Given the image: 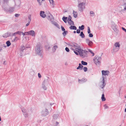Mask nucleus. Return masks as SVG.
I'll list each match as a JSON object with an SVG mask.
<instances>
[{"instance_id": "obj_1", "label": "nucleus", "mask_w": 126, "mask_h": 126, "mask_svg": "<svg viewBox=\"0 0 126 126\" xmlns=\"http://www.w3.org/2000/svg\"><path fill=\"white\" fill-rule=\"evenodd\" d=\"M70 45L75 48L76 51L79 53V55L81 57L85 58L88 57V51L85 50L81 49L80 46L77 44L75 43H73L71 44Z\"/></svg>"}, {"instance_id": "obj_2", "label": "nucleus", "mask_w": 126, "mask_h": 126, "mask_svg": "<svg viewBox=\"0 0 126 126\" xmlns=\"http://www.w3.org/2000/svg\"><path fill=\"white\" fill-rule=\"evenodd\" d=\"M102 75L103 76L102 78L101 79H100L101 81L100 82V83L101 84L100 86V87L101 88L103 89L105 86L106 83L105 82V78L103 76H108L110 72L108 70H102Z\"/></svg>"}, {"instance_id": "obj_3", "label": "nucleus", "mask_w": 126, "mask_h": 126, "mask_svg": "<svg viewBox=\"0 0 126 126\" xmlns=\"http://www.w3.org/2000/svg\"><path fill=\"white\" fill-rule=\"evenodd\" d=\"M77 2L79 10L82 12L85 8L86 0H77Z\"/></svg>"}, {"instance_id": "obj_4", "label": "nucleus", "mask_w": 126, "mask_h": 126, "mask_svg": "<svg viewBox=\"0 0 126 126\" xmlns=\"http://www.w3.org/2000/svg\"><path fill=\"white\" fill-rule=\"evenodd\" d=\"M35 50L36 53L39 55L41 58L43 57L42 54V51L41 45L39 44H38L37 46L35 47Z\"/></svg>"}, {"instance_id": "obj_5", "label": "nucleus", "mask_w": 126, "mask_h": 126, "mask_svg": "<svg viewBox=\"0 0 126 126\" xmlns=\"http://www.w3.org/2000/svg\"><path fill=\"white\" fill-rule=\"evenodd\" d=\"M94 63L97 66L100 65L101 63V58L100 56L96 55L93 59Z\"/></svg>"}, {"instance_id": "obj_6", "label": "nucleus", "mask_w": 126, "mask_h": 126, "mask_svg": "<svg viewBox=\"0 0 126 126\" xmlns=\"http://www.w3.org/2000/svg\"><path fill=\"white\" fill-rule=\"evenodd\" d=\"M49 111L47 109H43L41 112V115L42 116H46L48 114Z\"/></svg>"}, {"instance_id": "obj_7", "label": "nucleus", "mask_w": 126, "mask_h": 126, "mask_svg": "<svg viewBox=\"0 0 126 126\" xmlns=\"http://www.w3.org/2000/svg\"><path fill=\"white\" fill-rule=\"evenodd\" d=\"M25 49V47L23 46H22L21 47L19 48V50L18 53V54L20 56H22L23 54L24 50Z\"/></svg>"}, {"instance_id": "obj_8", "label": "nucleus", "mask_w": 126, "mask_h": 126, "mask_svg": "<svg viewBox=\"0 0 126 126\" xmlns=\"http://www.w3.org/2000/svg\"><path fill=\"white\" fill-rule=\"evenodd\" d=\"M111 27L112 29L116 33L118 32V31L117 29L116 26L114 22H111Z\"/></svg>"}, {"instance_id": "obj_9", "label": "nucleus", "mask_w": 126, "mask_h": 126, "mask_svg": "<svg viewBox=\"0 0 126 126\" xmlns=\"http://www.w3.org/2000/svg\"><path fill=\"white\" fill-rule=\"evenodd\" d=\"M14 9L15 8L14 7H10L6 9L5 10L6 12L11 13L14 11Z\"/></svg>"}, {"instance_id": "obj_10", "label": "nucleus", "mask_w": 126, "mask_h": 126, "mask_svg": "<svg viewBox=\"0 0 126 126\" xmlns=\"http://www.w3.org/2000/svg\"><path fill=\"white\" fill-rule=\"evenodd\" d=\"M22 111L24 117H28L29 114L26 109L24 108L22 109Z\"/></svg>"}, {"instance_id": "obj_11", "label": "nucleus", "mask_w": 126, "mask_h": 126, "mask_svg": "<svg viewBox=\"0 0 126 126\" xmlns=\"http://www.w3.org/2000/svg\"><path fill=\"white\" fill-rule=\"evenodd\" d=\"M86 42L88 45L90 47H91L93 44L92 42L88 39H86Z\"/></svg>"}, {"instance_id": "obj_12", "label": "nucleus", "mask_w": 126, "mask_h": 126, "mask_svg": "<svg viewBox=\"0 0 126 126\" xmlns=\"http://www.w3.org/2000/svg\"><path fill=\"white\" fill-rule=\"evenodd\" d=\"M47 80H48L47 79L45 80L42 83V87L45 90H46L47 89V87L45 86V85L46 84Z\"/></svg>"}, {"instance_id": "obj_13", "label": "nucleus", "mask_w": 126, "mask_h": 126, "mask_svg": "<svg viewBox=\"0 0 126 126\" xmlns=\"http://www.w3.org/2000/svg\"><path fill=\"white\" fill-rule=\"evenodd\" d=\"M28 35H30L33 37L35 36V33L33 30H31L28 32Z\"/></svg>"}, {"instance_id": "obj_14", "label": "nucleus", "mask_w": 126, "mask_h": 126, "mask_svg": "<svg viewBox=\"0 0 126 126\" xmlns=\"http://www.w3.org/2000/svg\"><path fill=\"white\" fill-rule=\"evenodd\" d=\"M57 44V43H56L55 44H54L52 47V50L53 52H55L56 51V49L58 47V46L56 45Z\"/></svg>"}, {"instance_id": "obj_15", "label": "nucleus", "mask_w": 126, "mask_h": 126, "mask_svg": "<svg viewBox=\"0 0 126 126\" xmlns=\"http://www.w3.org/2000/svg\"><path fill=\"white\" fill-rule=\"evenodd\" d=\"M48 19L49 20H51V21H53L52 20L53 19V17L52 15H51L49 14L48 15Z\"/></svg>"}, {"instance_id": "obj_16", "label": "nucleus", "mask_w": 126, "mask_h": 126, "mask_svg": "<svg viewBox=\"0 0 126 126\" xmlns=\"http://www.w3.org/2000/svg\"><path fill=\"white\" fill-rule=\"evenodd\" d=\"M45 12L43 11H41L40 13V16L43 18H45L46 16V15L44 14Z\"/></svg>"}, {"instance_id": "obj_17", "label": "nucleus", "mask_w": 126, "mask_h": 126, "mask_svg": "<svg viewBox=\"0 0 126 126\" xmlns=\"http://www.w3.org/2000/svg\"><path fill=\"white\" fill-rule=\"evenodd\" d=\"M87 80L86 79L83 78L81 79H79L78 81L79 83H81L85 82L87 81Z\"/></svg>"}, {"instance_id": "obj_18", "label": "nucleus", "mask_w": 126, "mask_h": 126, "mask_svg": "<svg viewBox=\"0 0 126 126\" xmlns=\"http://www.w3.org/2000/svg\"><path fill=\"white\" fill-rule=\"evenodd\" d=\"M120 44L119 42H116L115 43L114 46L113 47L120 48Z\"/></svg>"}, {"instance_id": "obj_19", "label": "nucleus", "mask_w": 126, "mask_h": 126, "mask_svg": "<svg viewBox=\"0 0 126 126\" xmlns=\"http://www.w3.org/2000/svg\"><path fill=\"white\" fill-rule=\"evenodd\" d=\"M83 66L80 63H79V66L77 68V69H79L80 70H82L83 68Z\"/></svg>"}, {"instance_id": "obj_20", "label": "nucleus", "mask_w": 126, "mask_h": 126, "mask_svg": "<svg viewBox=\"0 0 126 126\" xmlns=\"http://www.w3.org/2000/svg\"><path fill=\"white\" fill-rule=\"evenodd\" d=\"M119 48L113 47V51L114 52H116L119 50Z\"/></svg>"}, {"instance_id": "obj_21", "label": "nucleus", "mask_w": 126, "mask_h": 126, "mask_svg": "<svg viewBox=\"0 0 126 126\" xmlns=\"http://www.w3.org/2000/svg\"><path fill=\"white\" fill-rule=\"evenodd\" d=\"M73 14L74 16V17L76 18L77 17L78 13L74 11H73Z\"/></svg>"}, {"instance_id": "obj_22", "label": "nucleus", "mask_w": 126, "mask_h": 126, "mask_svg": "<svg viewBox=\"0 0 126 126\" xmlns=\"http://www.w3.org/2000/svg\"><path fill=\"white\" fill-rule=\"evenodd\" d=\"M10 36V34L8 33H7L3 35V37L4 38H7Z\"/></svg>"}, {"instance_id": "obj_23", "label": "nucleus", "mask_w": 126, "mask_h": 126, "mask_svg": "<svg viewBox=\"0 0 126 126\" xmlns=\"http://www.w3.org/2000/svg\"><path fill=\"white\" fill-rule=\"evenodd\" d=\"M51 5L54 7L55 5V4L54 3V1L53 0H49Z\"/></svg>"}, {"instance_id": "obj_24", "label": "nucleus", "mask_w": 126, "mask_h": 126, "mask_svg": "<svg viewBox=\"0 0 126 126\" xmlns=\"http://www.w3.org/2000/svg\"><path fill=\"white\" fill-rule=\"evenodd\" d=\"M68 24L70 25H74L73 21H72V20L68 21Z\"/></svg>"}, {"instance_id": "obj_25", "label": "nucleus", "mask_w": 126, "mask_h": 126, "mask_svg": "<svg viewBox=\"0 0 126 126\" xmlns=\"http://www.w3.org/2000/svg\"><path fill=\"white\" fill-rule=\"evenodd\" d=\"M69 28L71 30H77V27L74 26H71L69 27Z\"/></svg>"}, {"instance_id": "obj_26", "label": "nucleus", "mask_w": 126, "mask_h": 126, "mask_svg": "<svg viewBox=\"0 0 126 126\" xmlns=\"http://www.w3.org/2000/svg\"><path fill=\"white\" fill-rule=\"evenodd\" d=\"M58 115L57 114H54L53 116V119L54 120H56L58 117Z\"/></svg>"}, {"instance_id": "obj_27", "label": "nucleus", "mask_w": 126, "mask_h": 126, "mask_svg": "<svg viewBox=\"0 0 126 126\" xmlns=\"http://www.w3.org/2000/svg\"><path fill=\"white\" fill-rule=\"evenodd\" d=\"M101 98L102 101H104L106 100V99L104 95V94H102Z\"/></svg>"}, {"instance_id": "obj_28", "label": "nucleus", "mask_w": 126, "mask_h": 126, "mask_svg": "<svg viewBox=\"0 0 126 126\" xmlns=\"http://www.w3.org/2000/svg\"><path fill=\"white\" fill-rule=\"evenodd\" d=\"M90 16H95V14L92 11H91L90 12Z\"/></svg>"}, {"instance_id": "obj_29", "label": "nucleus", "mask_w": 126, "mask_h": 126, "mask_svg": "<svg viewBox=\"0 0 126 126\" xmlns=\"http://www.w3.org/2000/svg\"><path fill=\"white\" fill-rule=\"evenodd\" d=\"M51 23L54 25L56 27H58L59 25L57 23L55 22H53V21H51Z\"/></svg>"}, {"instance_id": "obj_30", "label": "nucleus", "mask_w": 126, "mask_h": 126, "mask_svg": "<svg viewBox=\"0 0 126 126\" xmlns=\"http://www.w3.org/2000/svg\"><path fill=\"white\" fill-rule=\"evenodd\" d=\"M80 36L82 38H84L85 37V36L82 32H81L80 34Z\"/></svg>"}, {"instance_id": "obj_31", "label": "nucleus", "mask_w": 126, "mask_h": 126, "mask_svg": "<svg viewBox=\"0 0 126 126\" xmlns=\"http://www.w3.org/2000/svg\"><path fill=\"white\" fill-rule=\"evenodd\" d=\"M67 18V17L65 16H63L62 18V19L63 21L65 23L67 22L66 20Z\"/></svg>"}, {"instance_id": "obj_32", "label": "nucleus", "mask_w": 126, "mask_h": 126, "mask_svg": "<svg viewBox=\"0 0 126 126\" xmlns=\"http://www.w3.org/2000/svg\"><path fill=\"white\" fill-rule=\"evenodd\" d=\"M6 43L7 47H9L11 45V43L9 41H7Z\"/></svg>"}, {"instance_id": "obj_33", "label": "nucleus", "mask_w": 126, "mask_h": 126, "mask_svg": "<svg viewBox=\"0 0 126 126\" xmlns=\"http://www.w3.org/2000/svg\"><path fill=\"white\" fill-rule=\"evenodd\" d=\"M79 28L81 30H83L84 29V26L83 25H82L81 26H79Z\"/></svg>"}, {"instance_id": "obj_34", "label": "nucleus", "mask_w": 126, "mask_h": 126, "mask_svg": "<svg viewBox=\"0 0 126 126\" xmlns=\"http://www.w3.org/2000/svg\"><path fill=\"white\" fill-rule=\"evenodd\" d=\"M81 63L82 64L84 65H86L87 64V63L86 62H85L83 61H81Z\"/></svg>"}, {"instance_id": "obj_35", "label": "nucleus", "mask_w": 126, "mask_h": 126, "mask_svg": "<svg viewBox=\"0 0 126 126\" xmlns=\"http://www.w3.org/2000/svg\"><path fill=\"white\" fill-rule=\"evenodd\" d=\"M88 52H90L91 54H92V56H94V53L93 52L92 50H90V49H88Z\"/></svg>"}, {"instance_id": "obj_36", "label": "nucleus", "mask_w": 126, "mask_h": 126, "mask_svg": "<svg viewBox=\"0 0 126 126\" xmlns=\"http://www.w3.org/2000/svg\"><path fill=\"white\" fill-rule=\"evenodd\" d=\"M64 32H63V36H65L66 35V34H67V33L68 32L67 31H64Z\"/></svg>"}, {"instance_id": "obj_37", "label": "nucleus", "mask_w": 126, "mask_h": 126, "mask_svg": "<svg viewBox=\"0 0 126 126\" xmlns=\"http://www.w3.org/2000/svg\"><path fill=\"white\" fill-rule=\"evenodd\" d=\"M30 74L32 75H33L34 74V72L33 70H31L30 72Z\"/></svg>"}, {"instance_id": "obj_38", "label": "nucleus", "mask_w": 126, "mask_h": 126, "mask_svg": "<svg viewBox=\"0 0 126 126\" xmlns=\"http://www.w3.org/2000/svg\"><path fill=\"white\" fill-rule=\"evenodd\" d=\"M22 32H20V31H17V32H16V33L17 34L19 35H21V34H22Z\"/></svg>"}, {"instance_id": "obj_39", "label": "nucleus", "mask_w": 126, "mask_h": 126, "mask_svg": "<svg viewBox=\"0 0 126 126\" xmlns=\"http://www.w3.org/2000/svg\"><path fill=\"white\" fill-rule=\"evenodd\" d=\"M18 39V38L16 37H15V38L12 41L13 42H15V41H16Z\"/></svg>"}, {"instance_id": "obj_40", "label": "nucleus", "mask_w": 126, "mask_h": 126, "mask_svg": "<svg viewBox=\"0 0 126 126\" xmlns=\"http://www.w3.org/2000/svg\"><path fill=\"white\" fill-rule=\"evenodd\" d=\"M74 47V48L75 49H73V48H72V49L74 50V53L77 55H78V52H77V51H75V50H75V48L74 47Z\"/></svg>"}, {"instance_id": "obj_41", "label": "nucleus", "mask_w": 126, "mask_h": 126, "mask_svg": "<svg viewBox=\"0 0 126 126\" xmlns=\"http://www.w3.org/2000/svg\"><path fill=\"white\" fill-rule=\"evenodd\" d=\"M71 16H69V17H68V19H67L68 21H69L71 20Z\"/></svg>"}, {"instance_id": "obj_42", "label": "nucleus", "mask_w": 126, "mask_h": 126, "mask_svg": "<svg viewBox=\"0 0 126 126\" xmlns=\"http://www.w3.org/2000/svg\"><path fill=\"white\" fill-rule=\"evenodd\" d=\"M83 70L84 72H86L87 70V68L86 67H84L83 68Z\"/></svg>"}, {"instance_id": "obj_43", "label": "nucleus", "mask_w": 126, "mask_h": 126, "mask_svg": "<svg viewBox=\"0 0 126 126\" xmlns=\"http://www.w3.org/2000/svg\"><path fill=\"white\" fill-rule=\"evenodd\" d=\"M28 18H29V20H28V21H29V22H30L31 21V16H29Z\"/></svg>"}, {"instance_id": "obj_44", "label": "nucleus", "mask_w": 126, "mask_h": 126, "mask_svg": "<svg viewBox=\"0 0 126 126\" xmlns=\"http://www.w3.org/2000/svg\"><path fill=\"white\" fill-rule=\"evenodd\" d=\"M88 33H90L91 32H90V28L89 27H88Z\"/></svg>"}, {"instance_id": "obj_45", "label": "nucleus", "mask_w": 126, "mask_h": 126, "mask_svg": "<svg viewBox=\"0 0 126 126\" xmlns=\"http://www.w3.org/2000/svg\"><path fill=\"white\" fill-rule=\"evenodd\" d=\"M65 50L67 52H69V49L67 47H66L65 48Z\"/></svg>"}, {"instance_id": "obj_46", "label": "nucleus", "mask_w": 126, "mask_h": 126, "mask_svg": "<svg viewBox=\"0 0 126 126\" xmlns=\"http://www.w3.org/2000/svg\"><path fill=\"white\" fill-rule=\"evenodd\" d=\"M105 109H107L108 108V106L106 105L105 104L104 105Z\"/></svg>"}, {"instance_id": "obj_47", "label": "nucleus", "mask_w": 126, "mask_h": 126, "mask_svg": "<svg viewBox=\"0 0 126 126\" xmlns=\"http://www.w3.org/2000/svg\"><path fill=\"white\" fill-rule=\"evenodd\" d=\"M38 2H39L40 5H42L41 2V0H37Z\"/></svg>"}, {"instance_id": "obj_48", "label": "nucleus", "mask_w": 126, "mask_h": 126, "mask_svg": "<svg viewBox=\"0 0 126 126\" xmlns=\"http://www.w3.org/2000/svg\"><path fill=\"white\" fill-rule=\"evenodd\" d=\"M61 28L62 30L63 31H65V29L64 28V27H63L62 26H61Z\"/></svg>"}, {"instance_id": "obj_49", "label": "nucleus", "mask_w": 126, "mask_h": 126, "mask_svg": "<svg viewBox=\"0 0 126 126\" xmlns=\"http://www.w3.org/2000/svg\"><path fill=\"white\" fill-rule=\"evenodd\" d=\"M89 36L90 37H93V35L92 33H90L89 34Z\"/></svg>"}, {"instance_id": "obj_50", "label": "nucleus", "mask_w": 126, "mask_h": 126, "mask_svg": "<svg viewBox=\"0 0 126 126\" xmlns=\"http://www.w3.org/2000/svg\"><path fill=\"white\" fill-rule=\"evenodd\" d=\"M77 33H79L80 32V30L79 29H77Z\"/></svg>"}, {"instance_id": "obj_51", "label": "nucleus", "mask_w": 126, "mask_h": 126, "mask_svg": "<svg viewBox=\"0 0 126 126\" xmlns=\"http://www.w3.org/2000/svg\"><path fill=\"white\" fill-rule=\"evenodd\" d=\"M20 15L19 14H15V16L16 17H18Z\"/></svg>"}, {"instance_id": "obj_52", "label": "nucleus", "mask_w": 126, "mask_h": 126, "mask_svg": "<svg viewBox=\"0 0 126 126\" xmlns=\"http://www.w3.org/2000/svg\"><path fill=\"white\" fill-rule=\"evenodd\" d=\"M38 77L39 78H40L41 77V74L39 73H38Z\"/></svg>"}, {"instance_id": "obj_53", "label": "nucleus", "mask_w": 126, "mask_h": 126, "mask_svg": "<svg viewBox=\"0 0 126 126\" xmlns=\"http://www.w3.org/2000/svg\"><path fill=\"white\" fill-rule=\"evenodd\" d=\"M30 22H29V21H28V23H27L26 25V26H28L30 24Z\"/></svg>"}, {"instance_id": "obj_54", "label": "nucleus", "mask_w": 126, "mask_h": 126, "mask_svg": "<svg viewBox=\"0 0 126 126\" xmlns=\"http://www.w3.org/2000/svg\"><path fill=\"white\" fill-rule=\"evenodd\" d=\"M122 30L124 31L125 32H126V29H125V28L122 27Z\"/></svg>"}, {"instance_id": "obj_55", "label": "nucleus", "mask_w": 126, "mask_h": 126, "mask_svg": "<svg viewBox=\"0 0 126 126\" xmlns=\"http://www.w3.org/2000/svg\"><path fill=\"white\" fill-rule=\"evenodd\" d=\"M124 9L125 10H126V3L125 5V7L124 8Z\"/></svg>"}, {"instance_id": "obj_56", "label": "nucleus", "mask_w": 126, "mask_h": 126, "mask_svg": "<svg viewBox=\"0 0 126 126\" xmlns=\"http://www.w3.org/2000/svg\"><path fill=\"white\" fill-rule=\"evenodd\" d=\"M22 34L23 35V36H24L25 35V33H23V32H22Z\"/></svg>"}, {"instance_id": "obj_57", "label": "nucleus", "mask_w": 126, "mask_h": 126, "mask_svg": "<svg viewBox=\"0 0 126 126\" xmlns=\"http://www.w3.org/2000/svg\"><path fill=\"white\" fill-rule=\"evenodd\" d=\"M24 33H25V35H28V32H25Z\"/></svg>"}, {"instance_id": "obj_58", "label": "nucleus", "mask_w": 126, "mask_h": 126, "mask_svg": "<svg viewBox=\"0 0 126 126\" xmlns=\"http://www.w3.org/2000/svg\"><path fill=\"white\" fill-rule=\"evenodd\" d=\"M17 34V33H16V32H15V33H14L13 34V35L14 36H15L16 34Z\"/></svg>"}, {"instance_id": "obj_59", "label": "nucleus", "mask_w": 126, "mask_h": 126, "mask_svg": "<svg viewBox=\"0 0 126 126\" xmlns=\"http://www.w3.org/2000/svg\"><path fill=\"white\" fill-rule=\"evenodd\" d=\"M56 124L57 125H58L59 124V123L57 122H56Z\"/></svg>"}, {"instance_id": "obj_60", "label": "nucleus", "mask_w": 126, "mask_h": 126, "mask_svg": "<svg viewBox=\"0 0 126 126\" xmlns=\"http://www.w3.org/2000/svg\"><path fill=\"white\" fill-rule=\"evenodd\" d=\"M74 33H76V31H74L73 32Z\"/></svg>"}, {"instance_id": "obj_61", "label": "nucleus", "mask_w": 126, "mask_h": 126, "mask_svg": "<svg viewBox=\"0 0 126 126\" xmlns=\"http://www.w3.org/2000/svg\"><path fill=\"white\" fill-rule=\"evenodd\" d=\"M125 112H126V108H125Z\"/></svg>"}, {"instance_id": "obj_62", "label": "nucleus", "mask_w": 126, "mask_h": 126, "mask_svg": "<svg viewBox=\"0 0 126 126\" xmlns=\"http://www.w3.org/2000/svg\"><path fill=\"white\" fill-rule=\"evenodd\" d=\"M1 119L0 117V121H1Z\"/></svg>"}, {"instance_id": "obj_63", "label": "nucleus", "mask_w": 126, "mask_h": 126, "mask_svg": "<svg viewBox=\"0 0 126 126\" xmlns=\"http://www.w3.org/2000/svg\"><path fill=\"white\" fill-rule=\"evenodd\" d=\"M51 104H51H50V105H51H51L52 104Z\"/></svg>"}, {"instance_id": "obj_64", "label": "nucleus", "mask_w": 126, "mask_h": 126, "mask_svg": "<svg viewBox=\"0 0 126 126\" xmlns=\"http://www.w3.org/2000/svg\"><path fill=\"white\" fill-rule=\"evenodd\" d=\"M125 98H126V96H125Z\"/></svg>"}]
</instances>
